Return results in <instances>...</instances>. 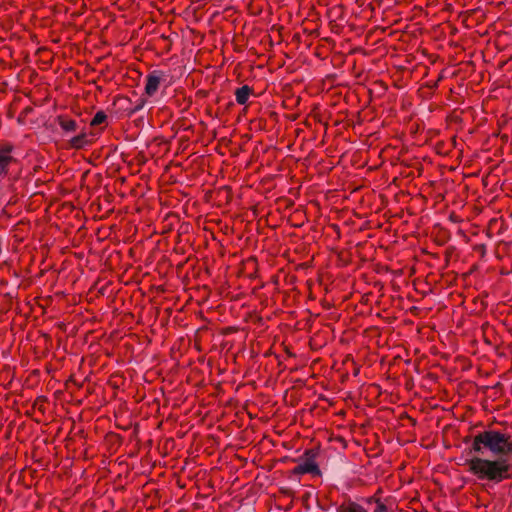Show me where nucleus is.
Here are the masks:
<instances>
[{"label":"nucleus","mask_w":512,"mask_h":512,"mask_svg":"<svg viewBox=\"0 0 512 512\" xmlns=\"http://www.w3.org/2000/svg\"><path fill=\"white\" fill-rule=\"evenodd\" d=\"M471 450L476 453L489 451L494 459L474 456L466 460L468 472L480 481L500 483L512 478V437L498 430H484L473 437Z\"/></svg>","instance_id":"nucleus-1"},{"label":"nucleus","mask_w":512,"mask_h":512,"mask_svg":"<svg viewBox=\"0 0 512 512\" xmlns=\"http://www.w3.org/2000/svg\"><path fill=\"white\" fill-rule=\"evenodd\" d=\"M304 460L298 464L294 469L292 470V473L294 475H302V474H312L319 476L321 474V471L315 462V453L312 450H309L304 455Z\"/></svg>","instance_id":"nucleus-2"},{"label":"nucleus","mask_w":512,"mask_h":512,"mask_svg":"<svg viewBox=\"0 0 512 512\" xmlns=\"http://www.w3.org/2000/svg\"><path fill=\"white\" fill-rule=\"evenodd\" d=\"M162 81V75L158 71L149 73L146 77L145 93L148 96H153L159 89Z\"/></svg>","instance_id":"nucleus-3"},{"label":"nucleus","mask_w":512,"mask_h":512,"mask_svg":"<svg viewBox=\"0 0 512 512\" xmlns=\"http://www.w3.org/2000/svg\"><path fill=\"white\" fill-rule=\"evenodd\" d=\"M11 151L10 146L0 145V175H6L8 172V167L13 161Z\"/></svg>","instance_id":"nucleus-4"},{"label":"nucleus","mask_w":512,"mask_h":512,"mask_svg":"<svg viewBox=\"0 0 512 512\" xmlns=\"http://www.w3.org/2000/svg\"><path fill=\"white\" fill-rule=\"evenodd\" d=\"M93 140L89 138L87 133H80L69 140V147L73 149H82L92 144Z\"/></svg>","instance_id":"nucleus-5"},{"label":"nucleus","mask_w":512,"mask_h":512,"mask_svg":"<svg viewBox=\"0 0 512 512\" xmlns=\"http://www.w3.org/2000/svg\"><path fill=\"white\" fill-rule=\"evenodd\" d=\"M337 512H367V510L360 504L351 500L343 502L338 508Z\"/></svg>","instance_id":"nucleus-6"},{"label":"nucleus","mask_w":512,"mask_h":512,"mask_svg":"<svg viewBox=\"0 0 512 512\" xmlns=\"http://www.w3.org/2000/svg\"><path fill=\"white\" fill-rule=\"evenodd\" d=\"M251 94L252 89L247 85L238 88L235 91L236 102L240 105L246 104Z\"/></svg>","instance_id":"nucleus-7"},{"label":"nucleus","mask_w":512,"mask_h":512,"mask_svg":"<svg viewBox=\"0 0 512 512\" xmlns=\"http://www.w3.org/2000/svg\"><path fill=\"white\" fill-rule=\"evenodd\" d=\"M59 126L66 132H75L77 130V122L67 117H58Z\"/></svg>","instance_id":"nucleus-8"},{"label":"nucleus","mask_w":512,"mask_h":512,"mask_svg":"<svg viewBox=\"0 0 512 512\" xmlns=\"http://www.w3.org/2000/svg\"><path fill=\"white\" fill-rule=\"evenodd\" d=\"M107 116L103 111L97 112L91 120V126H98L105 122Z\"/></svg>","instance_id":"nucleus-9"},{"label":"nucleus","mask_w":512,"mask_h":512,"mask_svg":"<svg viewBox=\"0 0 512 512\" xmlns=\"http://www.w3.org/2000/svg\"><path fill=\"white\" fill-rule=\"evenodd\" d=\"M374 512H386V506L378 502Z\"/></svg>","instance_id":"nucleus-10"}]
</instances>
